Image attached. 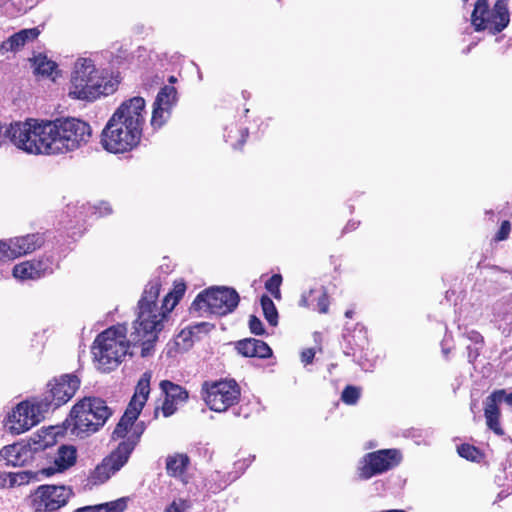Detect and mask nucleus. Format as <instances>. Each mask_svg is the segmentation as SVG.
Here are the masks:
<instances>
[{
  "label": "nucleus",
  "mask_w": 512,
  "mask_h": 512,
  "mask_svg": "<svg viewBox=\"0 0 512 512\" xmlns=\"http://www.w3.org/2000/svg\"><path fill=\"white\" fill-rule=\"evenodd\" d=\"M200 396L214 412H225L237 404L241 388L234 379L206 380L201 385Z\"/></svg>",
  "instance_id": "9b49d317"
},
{
  "label": "nucleus",
  "mask_w": 512,
  "mask_h": 512,
  "mask_svg": "<svg viewBox=\"0 0 512 512\" xmlns=\"http://www.w3.org/2000/svg\"><path fill=\"white\" fill-rule=\"evenodd\" d=\"M35 75L42 77H48L52 80L59 74L58 64L49 59L45 54L39 53L30 59Z\"/></svg>",
  "instance_id": "393cba45"
},
{
  "label": "nucleus",
  "mask_w": 512,
  "mask_h": 512,
  "mask_svg": "<svg viewBox=\"0 0 512 512\" xmlns=\"http://www.w3.org/2000/svg\"><path fill=\"white\" fill-rule=\"evenodd\" d=\"M184 334H185V332L182 331L179 336L182 337Z\"/></svg>",
  "instance_id": "8fccbe9b"
},
{
  "label": "nucleus",
  "mask_w": 512,
  "mask_h": 512,
  "mask_svg": "<svg viewBox=\"0 0 512 512\" xmlns=\"http://www.w3.org/2000/svg\"><path fill=\"white\" fill-rule=\"evenodd\" d=\"M249 136L247 127L231 124L225 128V141L235 150H241Z\"/></svg>",
  "instance_id": "bb28decb"
},
{
  "label": "nucleus",
  "mask_w": 512,
  "mask_h": 512,
  "mask_svg": "<svg viewBox=\"0 0 512 512\" xmlns=\"http://www.w3.org/2000/svg\"><path fill=\"white\" fill-rule=\"evenodd\" d=\"M164 512H183V511H182L180 505L176 501H173L170 505H168L166 507Z\"/></svg>",
  "instance_id": "c03bdc74"
},
{
  "label": "nucleus",
  "mask_w": 512,
  "mask_h": 512,
  "mask_svg": "<svg viewBox=\"0 0 512 512\" xmlns=\"http://www.w3.org/2000/svg\"><path fill=\"white\" fill-rule=\"evenodd\" d=\"M151 377L150 372H145L138 380L134 394L111 435L119 443L91 473L93 484H102L118 472L139 444L146 425L143 421L137 422V419L149 398Z\"/></svg>",
  "instance_id": "f257e3e1"
},
{
  "label": "nucleus",
  "mask_w": 512,
  "mask_h": 512,
  "mask_svg": "<svg viewBox=\"0 0 512 512\" xmlns=\"http://www.w3.org/2000/svg\"><path fill=\"white\" fill-rule=\"evenodd\" d=\"M360 398V389L356 386L347 385L341 394V400L347 405H355Z\"/></svg>",
  "instance_id": "e433bc0d"
},
{
  "label": "nucleus",
  "mask_w": 512,
  "mask_h": 512,
  "mask_svg": "<svg viewBox=\"0 0 512 512\" xmlns=\"http://www.w3.org/2000/svg\"><path fill=\"white\" fill-rule=\"evenodd\" d=\"M360 336L358 340L355 339L354 335H349L347 337V341L350 345V352L347 354L355 355V353L359 350H363L365 345L368 344L367 330L365 327L361 326L359 329Z\"/></svg>",
  "instance_id": "f704fd0d"
},
{
  "label": "nucleus",
  "mask_w": 512,
  "mask_h": 512,
  "mask_svg": "<svg viewBox=\"0 0 512 512\" xmlns=\"http://www.w3.org/2000/svg\"><path fill=\"white\" fill-rule=\"evenodd\" d=\"M31 457L30 441L6 445L0 450V460H3L7 466L21 467L29 465L31 464Z\"/></svg>",
  "instance_id": "aec40b11"
},
{
  "label": "nucleus",
  "mask_w": 512,
  "mask_h": 512,
  "mask_svg": "<svg viewBox=\"0 0 512 512\" xmlns=\"http://www.w3.org/2000/svg\"><path fill=\"white\" fill-rule=\"evenodd\" d=\"M467 337L469 340L474 342L475 344H484V337L482 334L476 330H471L467 333Z\"/></svg>",
  "instance_id": "37998d69"
},
{
  "label": "nucleus",
  "mask_w": 512,
  "mask_h": 512,
  "mask_svg": "<svg viewBox=\"0 0 512 512\" xmlns=\"http://www.w3.org/2000/svg\"><path fill=\"white\" fill-rule=\"evenodd\" d=\"M53 272L52 261L48 257L23 261L13 267L12 275L19 280H36Z\"/></svg>",
  "instance_id": "a211bd4d"
},
{
  "label": "nucleus",
  "mask_w": 512,
  "mask_h": 512,
  "mask_svg": "<svg viewBox=\"0 0 512 512\" xmlns=\"http://www.w3.org/2000/svg\"><path fill=\"white\" fill-rule=\"evenodd\" d=\"M36 474L37 472L33 471L8 472V487L28 484L31 479L36 477Z\"/></svg>",
  "instance_id": "72a5a7b5"
},
{
  "label": "nucleus",
  "mask_w": 512,
  "mask_h": 512,
  "mask_svg": "<svg viewBox=\"0 0 512 512\" xmlns=\"http://www.w3.org/2000/svg\"><path fill=\"white\" fill-rule=\"evenodd\" d=\"M236 351L243 357L267 359L272 357L273 351L270 346L259 339L245 338L235 343Z\"/></svg>",
  "instance_id": "5701e85b"
},
{
  "label": "nucleus",
  "mask_w": 512,
  "mask_h": 512,
  "mask_svg": "<svg viewBox=\"0 0 512 512\" xmlns=\"http://www.w3.org/2000/svg\"><path fill=\"white\" fill-rule=\"evenodd\" d=\"M240 296L231 287H210L201 291L191 304V312L199 316L203 313L226 316L232 313L239 305Z\"/></svg>",
  "instance_id": "1a4fd4ad"
},
{
  "label": "nucleus",
  "mask_w": 512,
  "mask_h": 512,
  "mask_svg": "<svg viewBox=\"0 0 512 512\" xmlns=\"http://www.w3.org/2000/svg\"><path fill=\"white\" fill-rule=\"evenodd\" d=\"M463 2H467L468 0H462Z\"/></svg>",
  "instance_id": "3c124183"
},
{
  "label": "nucleus",
  "mask_w": 512,
  "mask_h": 512,
  "mask_svg": "<svg viewBox=\"0 0 512 512\" xmlns=\"http://www.w3.org/2000/svg\"><path fill=\"white\" fill-rule=\"evenodd\" d=\"M127 326L125 324L113 325L99 333L91 347L93 360L98 370L103 373L115 370L125 359L130 344H135L130 337L127 339Z\"/></svg>",
  "instance_id": "20e7f679"
},
{
  "label": "nucleus",
  "mask_w": 512,
  "mask_h": 512,
  "mask_svg": "<svg viewBox=\"0 0 512 512\" xmlns=\"http://www.w3.org/2000/svg\"><path fill=\"white\" fill-rule=\"evenodd\" d=\"M186 292V284L184 281H175L173 289L165 295L161 310L167 315L170 313L178 302L182 299Z\"/></svg>",
  "instance_id": "cd10ccee"
},
{
  "label": "nucleus",
  "mask_w": 512,
  "mask_h": 512,
  "mask_svg": "<svg viewBox=\"0 0 512 512\" xmlns=\"http://www.w3.org/2000/svg\"><path fill=\"white\" fill-rule=\"evenodd\" d=\"M160 289L159 279L149 281L138 301L139 312L133 323L134 331L131 332V338L135 344L142 345V357L151 354L158 339V333L163 329V320L166 318L165 312L159 310L157 306Z\"/></svg>",
  "instance_id": "7ed1b4c3"
},
{
  "label": "nucleus",
  "mask_w": 512,
  "mask_h": 512,
  "mask_svg": "<svg viewBox=\"0 0 512 512\" xmlns=\"http://www.w3.org/2000/svg\"><path fill=\"white\" fill-rule=\"evenodd\" d=\"M260 304L263 311V315L267 322L271 326H277L278 311L272 299L268 295L263 294L260 298Z\"/></svg>",
  "instance_id": "c756f323"
},
{
  "label": "nucleus",
  "mask_w": 512,
  "mask_h": 512,
  "mask_svg": "<svg viewBox=\"0 0 512 512\" xmlns=\"http://www.w3.org/2000/svg\"><path fill=\"white\" fill-rule=\"evenodd\" d=\"M248 324H249L250 332L252 334L258 335V336L265 334L266 331L263 326V323L256 315H250Z\"/></svg>",
  "instance_id": "4c0bfd02"
},
{
  "label": "nucleus",
  "mask_w": 512,
  "mask_h": 512,
  "mask_svg": "<svg viewBox=\"0 0 512 512\" xmlns=\"http://www.w3.org/2000/svg\"><path fill=\"white\" fill-rule=\"evenodd\" d=\"M330 300L326 289H323L317 299V309L321 314H327L329 312Z\"/></svg>",
  "instance_id": "58836bf2"
},
{
  "label": "nucleus",
  "mask_w": 512,
  "mask_h": 512,
  "mask_svg": "<svg viewBox=\"0 0 512 512\" xmlns=\"http://www.w3.org/2000/svg\"><path fill=\"white\" fill-rule=\"evenodd\" d=\"M177 102V90L173 86L165 85L158 92L155 104L172 109Z\"/></svg>",
  "instance_id": "c85d7f7f"
},
{
  "label": "nucleus",
  "mask_w": 512,
  "mask_h": 512,
  "mask_svg": "<svg viewBox=\"0 0 512 512\" xmlns=\"http://www.w3.org/2000/svg\"><path fill=\"white\" fill-rule=\"evenodd\" d=\"M0 259L16 258L39 249L44 244V237L40 233L27 234L25 236L14 237L10 239L9 244L1 241Z\"/></svg>",
  "instance_id": "f3484780"
},
{
  "label": "nucleus",
  "mask_w": 512,
  "mask_h": 512,
  "mask_svg": "<svg viewBox=\"0 0 512 512\" xmlns=\"http://www.w3.org/2000/svg\"><path fill=\"white\" fill-rule=\"evenodd\" d=\"M73 491L64 485L43 484L28 496V505L32 512H56L65 507Z\"/></svg>",
  "instance_id": "4468645a"
},
{
  "label": "nucleus",
  "mask_w": 512,
  "mask_h": 512,
  "mask_svg": "<svg viewBox=\"0 0 512 512\" xmlns=\"http://www.w3.org/2000/svg\"><path fill=\"white\" fill-rule=\"evenodd\" d=\"M116 90V85L102 75L91 59L80 58L71 74L69 96L72 99L93 102Z\"/></svg>",
  "instance_id": "39448f33"
},
{
  "label": "nucleus",
  "mask_w": 512,
  "mask_h": 512,
  "mask_svg": "<svg viewBox=\"0 0 512 512\" xmlns=\"http://www.w3.org/2000/svg\"><path fill=\"white\" fill-rule=\"evenodd\" d=\"M510 22L508 0H496L492 9L489 0H477L471 14V24L476 32L486 29L492 35L502 32Z\"/></svg>",
  "instance_id": "9d476101"
},
{
  "label": "nucleus",
  "mask_w": 512,
  "mask_h": 512,
  "mask_svg": "<svg viewBox=\"0 0 512 512\" xmlns=\"http://www.w3.org/2000/svg\"><path fill=\"white\" fill-rule=\"evenodd\" d=\"M171 114V109L166 107L153 105L152 117H151V126L154 129H160L169 119Z\"/></svg>",
  "instance_id": "473e14b6"
},
{
  "label": "nucleus",
  "mask_w": 512,
  "mask_h": 512,
  "mask_svg": "<svg viewBox=\"0 0 512 512\" xmlns=\"http://www.w3.org/2000/svg\"><path fill=\"white\" fill-rule=\"evenodd\" d=\"M51 155L66 154L86 145L92 137L90 124L74 117L50 120Z\"/></svg>",
  "instance_id": "0eeeda50"
},
{
  "label": "nucleus",
  "mask_w": 512,
  "mask_h": 512,
  "mask_svg": "<svg viewBox=\"0 0 512 512\" xmlns=\"http://www.w3.org/2000/svg\"><path fill=\"white\" fill-rule=\"evenodd\" d=\"M503 400L510 406H512V392L504 395Z\"/></svg>",
  "instance_id": "49530a36"
},
{
  "label": "nucleus",
  "mask_w": 512,
  "mask_h": 512,
  "mask_svg": "<svg viewBox=\"0 0 512 512\" xmlns=\"http://www.w3.org/2000/svg\"><path fill=\"white\" fill-rule=\"evenodd\" d=\"M403 456L399 449H379L366 453L358 462L356 474L359 480H369L396 468Z\"/></svg>",
  "instance_id": "ddd939ff"
},
{
  "label": "nucleus",
  "mask_w": 512,
  "mask_h": 512,
  "mask_svg": "<svg viewBox=\"0 0 512 512\" xmlns=\"http://www.w3.org/2000/svg\"><path fill=\"white\" fill-rule=\"evenodd\" d=\"M31 447V464L35 463V467L37 468V473H41V469L48 468V466L53 465L54 460V450L55 444L54 442H47L44 440H30Z\"/></svg>",
  "instance_id": "4be33fe9"
},
{
  "label": "nucleus",
  "mask_w": 512,
  "mask_h": 512,
  "mask_svg": "<svg viewBox=\"0 0 512 512\" xmlns=\"http://www.w3.org/2000/svg\"><path fill=\"white\" fill-rule=\"evenodd\" d=\"M77 450L72 445H61L54 450L53 465L41 469L44 476H52L57 472H63L76 463Z\"/></svg>",
  "instance_id": "412c9836"
},
{
  "label": "nucleus",
  "mask_w": 512,
  "mask_h": 512,
  "mask_svg": "<svg viewBox=\"0 0 512 512\" xmlns=\"http://www.w3.org/2000/svg\"><path fill=\"white\" fill-rule=\"evenodd\" d=\"M190 465V458L185 453H175L166 458V472L168 476L187 483L186 472Z\"/></svg>",
  "instance_id": "b1692460"
},
{
  "label": "nucleus",
  "mask_w": 512,
  "mask_h": 512,
  "mask_svg": "<svg viewBox=\"0 0 512 512\" xmlns=\"http://www.w3.org/2000/svg\"><path fill=\"white\" fill-rule=\"evenodd\" d=\"M159 387L164 394V400L160 406L154 409V418L157 419L161 412L163 417L168 418L175 414L178 406L186 403L189 399V392L186 388L170 380H162Z\"/></svg>",
  "instance_id": "dca6fc26"
},
{
  "label": "nucleus",
  "mask_w": 512,
  "mask_h": 512,
  "mask_svg": "<svg viewBox=\"0 0 512 512\" xmlns=\"http://www.w3.org/2000/svg\"><path fill=\"white\" fill-rule=\"evenodd\" d=\"M176 81V78L174 76H170L169 82L174 83Z\"/></svg>",
  "instance_id": "09e8293b"
},
{
  "label": "nucleus",
  "mask_w": 512,
  "mask_h": 512,
  "mask_svg": "<svg viewBox=\"0 0 512 512\" xmlns=\"http://www.w3.org/2000/svg\"><path fill=\"white\" fill-rule=\"evenodd\" d=\"M505 390H495L492 392L484 402V416L486 419L487 427L498 436L504 435V430L500 423V409L498 404L503 401Z\"/></svg>",
  "instance_id": "6ab92c4d"
},
{
  "label": "nucleus",
  "mask_w": 512,
  "mask_h": 512,
  "mask_svg": "<svg viewBox=\"0 0 512 512\" xmlns=\"http://www.w3.org/2000/svg\"><path fill=\"white\" fill-rule=\"evenodd\" d=\"M145 100H125L114 111L100 134L102 148L112 154L131 152L140 144L145 124Z\"/></svg>",
  "instance_id": "f03ea898"
},
{
  "label": "nucleus",
  "mask_w": 512,
  "mask_h": 512,
  "mask_svg": "<svg viewBox=\"0 0 512 512\" xmlns=\"http://www.w3.org/2000/svg\"><path fill=\"white\" fill-rule=\"evenodd\" d=\"M8 476L7 472H0V489L8 486Z\"/></svg>",
  "instance_id": "a18cd8bd"
},
{
  "label": "nucleus",
  "mask_w": 512,
  "mask_h": 512,
  "mask_svg": "<svg viewBox=\"0 0 512 512\" xmlns=\"http://www.w3.org/2000/svg\"><path fill=\"white\" fill-rule=\"evenodd\" d=\"M45 413L37 399L20 402L8 416V429L12 434H22L43 420Z\"/></svg>",
  "instance_id": "2eb2a0df"
},
{
  "label": "nucleus",
  "mask_w": 512,
  "mask_h": 512,
  "mask_svg": "<svg viewBox=\"0 0 512 512\" xmlns=\"http://www.w3.org/2000/svg\"><path fill=\"white\" fill-rule=\"evenodd\" d=\"M19 33L22 36V38L26 44L29 41H33V40L37 39V37L40 35V30L38 27H33V28H29V29H22L19 31Z\"/></svg>",
  "instance_id": "a19ab883"
},
{
  "label": "nucleus",
  "mask_w": 512,
  "mask_h": 512,
  "mask_svg": "<svg viewBox=\"0 0 512 512\" xmlns=\"http://www.w3.org/2000/svg\"><path fill=\"white\" fill-rule=\"evenodd\" d=\"M81 380L73 373L54 377L46 384L42 396L37 399L40 407L46 412L55 410L66 404L79 389Z\"/></svg>",
  "instance_id": "f8f14e48"
},
{
  "label": "nucleus",
  "mask_w": 512,
  "mask_h": 512,
  "mask_svg": "<svg viewBox=\"0 0 512 512\" xmlns=\"http://www.w3.org/2000/svg\"><path fill=\"white\" fill-rule=\"evenodd\" d=\"M457 452L460 457L471 462H480L485 456L481 449L469 443L459 445Z\"/></svg>",
  "instance_id": "7c9ffc66"
},
{
  "label": "nucleus",
  "mask_w": 512,
  "mask_h": 512,
  "mask_svg": "<svg viewBox=\"0 0 512 512\" xmlns=\"http://www.w3.org/2000/svg\"><path fill=\"white\" fill-rule=\"evenodd\" d=\"M112 415V409L99 397H84L76 402L70 418L73 429L79 433L92 434L105 425Z\"/></svg>",
  "instance_id": "6e6552de"
},
{
  "label": "nucleus",
  "mask_w": 512,
  "mask_h": 512,
  "mask_svg": "<svg viewBox=\"0 0 512 512\" xmlns=\"http://www.w3.org/2000/svg\"><path fill=\"white\" fill-rule=\"evenodd\" d=\"M354 316V310L353 309H348L346 312H345V317L346 318H353Z\"/></svg>",
  "instance_id": "de8ad7c7"
},
{
  "label": "nucleus",
  "mask_w": 512,
  "mask_h": 512,
  "mask_svg": "<svg viewBox=\"0 0 512 512\" xmlns=\"http://www.w3.org/2000/svg\"><path fill=\"white\" fill-rule=\"evenodd\" d=\"M50 120L28 118L8 126L10 143L28 154L51 155Z\"/></svg>",
  "instance_id": "423d86ee"
},
{
  "label": "nucleus",
  "mask_w": 512,
  "mask_h": 512,
  "mask_svg": "<svg viewBox=\"0 0 512 512\" xmlns=\"http://www.w3.org/2000/svg\"><path fill=\"white\" fill-rule=\"evenodd\" d=\"M281 274H273L266 282L265 289L277 300L281 299L280 286L282 284Z\"/></svg>",
  "instance_id": "c9c22d12"
},
{
  "label": "nucleus",
  "mask_w": 512,
  "mask_h": 512,
  "mask_svg": "<svg viewBox=\"0 0 512 512\" xmlns=\"http://www.w3.org/2000/svg\"><path fill=\"white\" fill-rule=\"evenodd\" d=\"M128 497H121L113 501L88 505L75 509L73 512H124L128 507Z\"/></svg>",
  "instance_id": "a878e982"
},
{
  "label": "nucleus",
  "mask_w": 512,
  "mask_h": 512,
  "mask_svg": "<svg viewBox=\"0 0 512 512\" xmlns=\"http://www.w3.org/2000/svg\"><path fill=\"white\" fill-rule=\"evenodd\" d=\"M24 46L25 41L18 31L0 44V54L4 55L7 52H17Z\"/></svg>",
  "instance_id": "2f4dec72"
},
{
  "label": "nucleus",
  "mask_w": 512,
  "mask_h": 512,
  "mask_svg": "<svg viewBox=\"0 0 512 512\" xmlns=\"http://www.w3.org/2000/svg\"><path fill=\"white\" fill-rule=\"evenodd\" d=\"M315 354L316 352L314 348L304 349L300 355L301 362L304 363L305 365L311 364L314 360Z\"/></svg>",
  "instance_id": "79ce46f5"
},
{
  "label": "nucleus",
  "mask_w": 512,
  "mask_h": 512,
  "mask_svg": "<svg viewBox=\"0 0 512 512\" xmlns=\"http://www.w3.org/2000/svg\"><path fill=\"white\" fill-rule=\"evenodd\" d=\"M510 232H511V223L508 220H504V221H502L499 230L495 234L494 240L497 242L504 241L509 237Z\"/></svg>",
  "instance_id": "ea45409f"
}]
</instances>
